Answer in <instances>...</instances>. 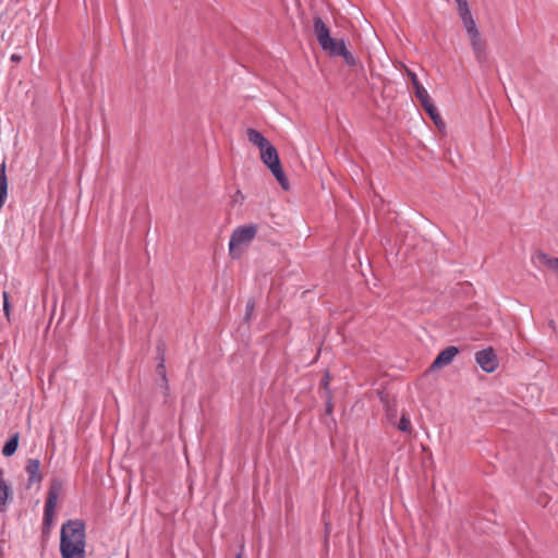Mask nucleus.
<instances>
[{
  "instance_id": "1",
  "label": "nucleus",
  "mask_w": 558,
  "mask_h": 558,
  "mask_svg": "<svg viewBox=\"0 0 558 558\" xmlns=\"http://www.w3.org/2000/svg\"><path fill=\"white\" fill-rule=\"evenodd\" d=\"M85 553V525L81 520H69L61 527L60 549Z\"/></svg>"
},
{
  "instance_id": "2",
  "label": "nucleus",
  "mask_w": 558,
  "mask_h": 558,
  "mask_svg": "<svg viewBox=\"0 0 558 558\" xmlns=\"http://www.w3.org/2000/svg\"><path fill=\"white\" fill-rule=\"evenodd\" d=\"M314 32L323 50L330 56L339 57L347 49L343 39H335L330 36L329 28L319 16L314 17Z\"/></svg>"
},
{
  "instance_id": "3",
  "label": "nucleus",
  "mask_w": 558,
  "mask_h": 558,
  "mask_svg": "<svg viewBox=\"0 0 558 558\" xmlns=\"http://www.w3.org/2000/svg\"><path fill=\"white\" fill-rule=\"evenodd\" d=\"M63 492V482L62 480L54 477L50 481L49 490L47 494V499L45 502L44 509V520H43V533L48 534L53 523L54 510L57 507V501L60 495Z\"/></svg>"
},
{
  "instance_id": "4",
  "label": "nucleus",
  "mask_w": 558,
  "mask_h": 558,
  "mask_svg": "<svg viewBox=\"0 0 558 558\" xmlns=\"http://www.w3.org/2000/svg\"><path fill=\"white\" fill-rule=\"evenodd\" d=\"M260 159L269 168L283 190H289V181L282 169L278 151L271 144L260 149Z\"/></svg>"
},
{
  "instance_id": "5",
  "label": "nucleus",
  "mask_w": 558,
  "mask_h": 558,
  "mask_svg": "<svg viewBox=\"0 0 558 558\" xmlns=\"http://www.w3.org/2000/svg\"><path fill=\"white\" fill-rule=\"evenodd\" d=\"M257 233L256 225L240 226L235 228L230 236L229 252L232 256H235V251L241 245L250 244Z\"/></svg>"
},
{
  "instance_id": "6",
  "label": "nucleus",
  "mask_w": 558,
  "mask_h": 558,
  "mask_svg": "<svg viewBox=\"0 0 558 558\" xmlns=\"http://www.w3.org/2000/svg\"><path fill=\"white\" fill-rule=\"evenodd\" d=\"M475 361L486 373H493L497 369L499 362L493 348H487L475 353Z\"/></svg>"
},
{
  "instance_id": "7",
  "label": "nucleus",
  "mask_w": 558,
  "mask_h": 558,
  "mask_svg": "<svg viewBox=\"0 0 558 558\" xmlns=\"http://www.w3.org/2000/svg\"><path fill=\"white\" fill-rule=\"evenodd\" d=\"M459 353V348L454 345L447 347L436 356L430 365V369H441L452 363L453 359Z\"/></svg>"
},
{
  "instance_id": "8",
  "label": "nucleus",
  "mask_w": 558,
  "mask_h": 558,
  "mask_svg": "<svg viewBox=\"0 0 558 558\" xmlns=\"http://www.w3.org/2000/svg\"><path fill=\"white\" fill-rule=\"evenodd\" d=\"M157 352H158V364L156 366V373L160 377V387L163 390V395L167 397L170 391L168 378H167V371L165 365V348L163 344L157 345Z\"/></svg>"
},
{
  "instance_id": "9",
  "label": "nucleus",
  "mask_w": 558,
  "mask_h": 558,
  "mask_svg": "<svg viewBox=\"0 0 558 558\" xmlns=\"http://www.w3.org/2000/svg\"><path fill=\"white\" fill-rule=\"evenodd\" d=\"M25 471L28 474L27 487L33 484H39L44 476L40 472V461L38 459H28L25 465Z\"/></svg>"
},
{
  "instance_id": "10",
  "label": "nucleus",
  "mask_w": 558,
  "mask_h": 558,
  "mask_svg": "<svg viewBox=\"0 0 558 558\" xmlns=\"http://www.w3.org/2000/svg\"><path fill=\"white\" fill-rule=\"evenodd\" d=\"M470 41H471V46H472V49H473L476 60L480 63L486 62V60H487L486 45L481 39V36L471 38Z\"/></svg>"
},
{
  "instance_id": "11",
  "label": "nucleus",
  "mask_w": 558,
  "mask_h": 558,
  "mask_svg": "<svg viewBox=\"0 0 558 558\" xmlns=\"http://www.w3.org/2000/svg\"><path fill=\"white\" fill-rule=\"evenodd\" d=\"M246 135L250 143L258 147L259 150L270 144V142L259 131L255 129H247Z\"/></svg>"
},
{
  "instance_id": "12",
  "label": "nucleus",
  "mask_w": 558,
  "mask_h": 558,
  "mask_svg": "<svg viewBox=\"0 0 558 558\" xmlns=\"http://www.w3.org/2000/svg\"><path fill=\"white\" fill-rule=\"evenodd\" d=\"M12 487L7 481H0V512L5 511L8 501L12 500Z\"/></svg>"
},
{
  "instance_id": "13",
  "label": "nucleus",
  "mask_w": 558,
  "mask_h": 558,
  "mask_svg": "<svg viewBox=\"0 0 558 558\" xmlns=\"http://www.w3.org/2000/svg\"><path fill=\"white\" fill-rule=\"evenodd\" d=\"M5 161L0 165V207L4 204L8 195V178L5 174Z\"/></svg>"
},
{
  "instance_id": "14",
  "label": "nucleus",
  "mask_w": 558,
  "mask_h": 558,
  "mask_svg": "<svg viewBox=\"0 0 558 558\" xmlns=\"http://www.w3.org/2000/svg\"><path fill=\"white\" fill-rule=\"evenodd\" d=\"M19 439H20L19 433H15L10 437V439L5 442V445L2 448V454L4 457H11L12 454L15 453L17 446H19Z\"/></svg>"
},
{
  "instance_id": "15",
  "label": "nucleus",
  "mask_w": 558,
  "mask_h": 558,
  "mask_svg": "<svg viewBox=\"0 0 558 558\" xmlns=\"http://www.w3.org/2000/svg\"><path fill=\"white\" fill-rule=\"evenodd\" d=\"M537 257L542 264L558 272V257H550L548 254L543 252L538 253Z\"/></svg>"
},
{
  "instance_id": "16",
  "label": "nucleus",
  "mask_w": 558,
  "mask_h": 558,
  "mask_svg": "<svg viewBox=\"0 0 558 558\" xmlns=\"http://www.w3.org/2000/svg\"><path fill=\"white\" fill-rule=\"evenodd\" d=\"M408 72V75L412 82V85H413V88H414V92H415V96H424V93L427 92L423 85L420 83L416 74L414 72H412L411 70H407Z\"/></svg>"
},
{
  "instance_id": "17",
  "label": "nucleus",
  "mask_w": 558,
  "mask_h": 558,
  "mask_svg": "<svg viewBox=\"0 0 558 558\" xmlns=\"http://www.w3.org/2000/svg\"><path fill=\"white\" fill-rule=\"evenodd\" d=\"M463 25L466 29V33H468L470 39L480 36V32L476 27V24H475V21L473 17L465 21L463 23Z\"/></svg>"
},
{
  "instance_id": "18",
  "label": "nucleus",
  "mask_w": 558,
  "mask_h": 558,
  "mask_svg": "<svg viewBox=\"0 0 558 558\" xmlns=\"http://www.w3.org/2000/svg\"><path fill=\"white\" fill-rule=\"evenodd\" d=\"M398 428L403 433H411V430H412L411 421L404 414L400 418Z\"/></svg>"
},
{
  "instance_id": "19",
  "label": "nucleus",
  "mask_w": 558,
  "mask_h": 558,
  "mask_svg": "<svg viewBox=\"0 0 558 558\" xmlns=\"http://www.w3.org/2000/svg\"><path fill=\"white\" fill-rule=\"evenodd\" d=\"M60 553H61V556L62 558H84L85 557V553H82V551H73V549H68V547H65L64 549H60Z\"/></svg>"
},
{
  "instance_id": "20",
  "label": "nucleus",
  "mask_w": 558,
  "mask_h": 558,
  "mask_svg": "<svg viewBox=\"0 0 558 558\" xmlns=\"http://www.w3.org/2000/svg\"><path fill=\"white\" fill-rule=\"evenodd\" d=\"M416 98L420 100L421 106L424 108L425 111L430 110L432 107L434 106L427 92L424 93V96H417Z\"/></svg>"
},
{
  "instance_id": "21",
  "label": "nucleus",
  "mask_w": 558,
  "mask_h": 558,
  "mask_svg": "<svg viewBox=\"0 0 558 558\" xmlns=\"http://www.w3.org/2000/svg\"><path fill=\"white\" fill-rule=\"evenodd\" d=\"M426 112L437 126L444 125V121L435 106H433L430 110H426Z\"/></svg>"
},
{
  "instance_id": "22",
  "label": "nucleus",
  "mask_w": 558,
  "mask_h": 558,
  "mask_svg": "<svg viewBox=\"0 0 558 558\" xmlns=\"http://www.w3.org/2000/svg\"><path fill=\"white\" fill-rule=\"evenodd\" d=\"M339 57H342L344 62L349 65V66H354L356 64V60L355 58L353 57V54L348 50L345 49L343 51V53H341Z\"/></svg>"
},
{
  "instance_id": "23",
  "label": "nucleus",
  "mask_w": 558,
  "mask_h": 558,
  "mask_svg": "<svg viewBox=\"0 0 558 558\" xmlns=\"http://www.w3.org/2000/svg\"><path fill=\"white\" fill-rule=\"evenodd\" d=\"M254 308H255V302H254V300L250 299L245 306V320H248L251 318V316L254 313Z\"/></svg>"
},
{
  "instance_id": "24",
  "label": "nucleus",
  "mask_w": 558,
  "mask_h": 558,
  "mask_svg": "<svg viewBox=\"0 0 558 558\" xmlns=\"http://www.w3.org/2000/svg\"><path fill=\"white\" fill-rule=\"evenodd\" d=\"M458 12H459V15H460V17H461L463 23L465 21H468L469 19L473 17L469 7H465V8L461 9V10H459Z\"/></svg>"
},
{
  "instance_id": "25",
  "label": "nucleus",
  "mask_w": 558,
  "mask_h": 558,
  "mask_svg": "<svg viewBox=\"0 0 558 558\" xmlns=\"http://www.w3.org/2000/svg\"><path fill=\"white\" fill-rule=\"evenodd\" d=\"M3 310H4V313L7 315V317H9V313H10V303H9V294L8 292L3 291Z\"/></svg>"
},
{
  "instance_id": "26",
  "label": "nucleus",
  "mask_w": 558,
  "mask_h": 558,
  "mask_svg": "<svg viewBox=\"0 0 558 558\" xmlns=\"http://www.w3.org/2000/svg\"><path fill=\"white\" fill-rule=\"evenodd\" d=\"M456 2H457V5H458V11L463 9V8H465V7H469L466 0H456Z\"/></svg>"
},
{
  "instance_id": "27",
  "label": "nucleus",
  "mask_w": 558,
  "mask_h": 558,
  "mask_svg": "<svg viewBox=\"0 0 558 558\" xmlns=\"http://www.w3.org/2000/svg\"><path fill=\"white\" fill-rule=\"evenodd\" d=\"M328 383H329V375L326 374L320 383V386L324 387L325 389H328Z\"/></svg>"
},
{
  "instance_id": "28",
  "label": "nucleus",
  "mask_w": 558,
  "mask_h": 558,
  "mask_svg": "<svg viewBox=\"0 0 558 558\" xmlns=\"http://www.w3.org/2000/svg\"><path fill=\"white\" fill-rule=\"evenodd\" d=\"M20 60H21V57H20L19 54H15V53H14V54H12V56H11V61H13V62H20Z\"/></svg>"
},
{
  "instance_id": "29",
  "label": "nucleus",
  "mask_w": 558,
  "mask_h": 558,
  "mask_svg": "<svg viewBox=\"0 0 558 558\" xmlns=\"http://www.w3.org/2000/svg\"><path fill=\"white\" fill-rule=\"evenodd\" d=\"M331 411H332V405H331V403H328L327 408H326V412L330 413Z\"/></svg>"
},
{
  "instance_id": "30",
  "label": "nucleus",
  "mask_w": 558,
  "mask_h": 558,
  "mask_svg": "<svg viewBox=\"0 0 558 558\" xmlns=\"http://www.w3.org/2000/svg\"><path fill=\"white\" fill-rule=\"evenodd\" d=\"M0 481H5V480L3 478V471H2V469H0Z\"/></svg>"
},
{
  "instance_id": "31",
  "label": "nucleus",
  "mask_w": 558,
  "mask_h": 558,
  "mask_svg": "<svg viewBox=\"0 0 558 558\" xmlns=\"http://www.w3.org/2000/svg\"><path fill=\"white\" fill-rule=\"evenodd\" d=\"M236 558H243L242 553H239V554L236 555Z\"/></svg>"
}]
</instances>
